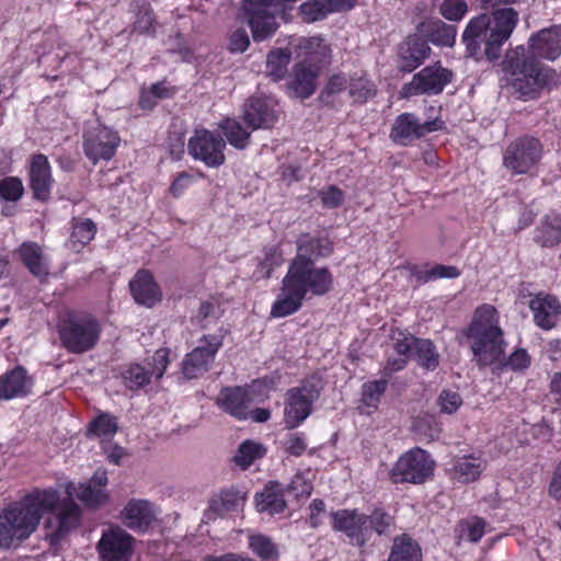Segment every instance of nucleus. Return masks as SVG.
Returning <instances> with one entry per match:
<instances>
[{
    "instance_id": "f257e3e1",
    "label": "nucleus",
    "mask_w": 561,
    "mask_h": 561,
    "mask_svg": "<svg viewBox=\"0 0 561 561\" xmlns=\"http://www.w3.org/2000/svg\"><path fill=\"white\" fill-rule=\"evenodd\" d=\"M49 513L44 526L45 538L58 545L80 523L81 508L71 499L60 500L56 490H34L0 513V548L18 547L38 527L44 513Z\"/></svg>"
},
{
    "instance_id": "f03ea898",
    "label": "nucleus",
    "mask_w": 561,
    "mask_h": 561,
    "mask_svg": "<svg viewBox=\"0 0 561 561\" xmlns=\"http://www.w3.org/2000/svg\"><path fill=\"white\" fill-rule=\"evenodd\" d=\"M529 50L519 45L506 51L502 69L507 83L524 100L534 99L552 79V70L536 57L556 60L561 54V25L545 28L530 36Z\"/></svg>"
},
{
    "instance_id": "7ed1b4c3",
    "label": "nucleus",
    "mask_w": 561,
    "mask_h": 561,
    "mask_svg": "<svg viewBox=\"0 0 561 561\" xmlns=\"http://www.w3.org/2000/svg\"><path fill=\"white\" fill-rule=\"evenodd\" d=\"M514 1L477 0L482 10L491 13H481L469 20L462 34L469 56H478L482 44L489 60L501 56L503 45L510 39L519 21L518 12L508 7Z\"/></svg>"
},
{
    "instance_id": "20e7f679",
    "label": "nucleus",
    "mask_w": 561,
    "mask_h": 561,
    "mask_svg": "<svg viewBox=\"0 0 561 561\" xmlns=\"http://www.w3.org/2000/svg\"><path fill=\"white\" fill-rule=\"evenodd\" d=\"M332 285L333 275L328 267H316L313 262L293 259L271 314L275 318L290 316L300 309L304 299L324 296Z\"/></svg>"
},
{
    "instance_id": "39448f33",
    "label": "nucleus",
    "mask_w": 561,
    "mask_h": 561,
    "mask_svg": "<svg viewBox=\"0 0 561 561\" xmlns=\"http://www.w3.org/2000/svg\"><path fill=\"white\" fill-rule=\"evenodd\" d=\"M463 333L470 341L474 360L480 367L492 365L501 359L505 341L495 307L488 304L479 306Z\"/></svg>"
},
{
    "instance_id": "423d86ee",
    "label": "nucleus",
    "mask_w": 561,
    "mask_h": 561,
    "mask_svg": "<svg viewBox=\"0 0 561 561\" xmlns=\"http://www.w3.org/2000/svg\"><path fill=\"white\" fill-rule=\"evenodd\" d=\"M333 527L360 548L375 545L377 537H388L397 529L394 516L382 507H375L368 515L357 510L337 511L333 513Z\"/></svg>"
},
{
    "instance_id": "0eeeda50",
    "label": "nucleus",
    "mask_w": 561,
    "mask_h": 561,
    "mask_svg": "<svg viewBox=\"0 0 561 561\" xmlns=\"http://www.w3.org/2000/svg\"><path fill=\"white\" fill-rule=\"evenodd\" d=\"M99 320L90 313L70 314L61 324L59 334L64 346L71 353L92 350L101 334Z\"/></svg>"
},
{
    "instance_id": "6e6552de",
    "label": "nucleus",
    "mask_w": 561,
    "mask_h": 561,
    "mask_svg": "<svg viewBox=\"0 0 561 561\" xmlns=\"http://www.w3.org/2000/svg\"><path fill=\"white\" fill-rule=\"evenodd\" d=\"M296 0H243L242 13L247 19L254 41L272 36L277 27L276 15L284 11L286 2Z\"/></svg>"
},
{
    "instance_id": "1a4fd4ad",
    "label": "nucleus",
    "mask_w": 561,
    "mask_h": 561,
    "mask_svg": "<svg viewBox=\"0 0 561 561\" xmlns=\"http://www.w3.org/2000/svg\"><path fill=\"white\" fill-rule=\"evenodd\" d=\"M434 460L421 448H414L402 455L390 471L393 483H423L433 474Z\"/></svg>"
},
{
    "instance_id": "9d476101",
    "label": "nucleus",
    "mask_w": 561,
    "mask_h": 561,
    "mask_svg": "<svg viewBox=\"0 0 561 561\" xmlns=\"http://www.w3.org/2000/svg\"><path fill=\"white\" fill-rule=\"evenodd\" d=\"M451 79L453 72L437 62L415 73L410 82L402 85L400 95L404 99L416 95H437Z\"/></svg>"
},
{
    "instance_id": "9b49d317",
    "label": "nucleus",
    "mask_w": 561,
    "mask_h": 561,
    "mask_svg": "<svg viewBox=\"0 0 561 561\" xmlns=\"http://www.w3.org/2000/svg\"><path fill=\"white\" fill-rule=\"evenodd\" d=\"M224 339L217 334H206L199 339V345L185 355L182 363V373L186 379L197 378L207 373Z\"/></svg>"
},
{
    "instance_id": "f8f14e48",
    "label": "nucleus",
    "mask_w": 561,
    "mask_h": 561,
    "mask_svg": "<svg viewBox=\"0 0 561 561\" xmlns=\"http://www.w3.org/2000/svg\"><path fill=\"white\" fill-rule=\"evenodd\" d=\"M135 539L123 528L112 527L103 531L98 542L101 561H129Z\"/></svg>"
},
{
    "instance_id": "ddd939ff",
    "label": "nucleus",
    "mask_w": 561,
    "mask_h": 561,
    "mask_svg": "<svg viewBox=\"0 0 561 561\" xmlns=\"http://www.w3.org/2000/svg\"><path fill=\"white\" fill-rule=\"evenodd\" d=\"M541 157L540 142H510L503 156V163L514 174H524Z\"/></svg>"
},
{
    "instance_id": "4468645a",
    "label": "nucleus",
    "mask_w": 561,
    "mask_h": 561,
    "mask_svg": "<svg viewBox=\"0 0 561 561\" xmlns=\"http://www.w3.org/2000/svg\"><path fill=\"white\" fill-rule=\"evenodd\" d=\"M444 128V122L435 118L421 123L412 113L399 115L392 126L391 137L393 140L407 138H422L426 134Z\"/></svg>"
},
{
    "instance_id": "2eb2a0df",
    "label": "nucleus",
    "mask_w": 561,
    "mask_h": 561,
    "mask_svg": "<svg viewBox=\"0 0 561 561\" xmlns=\"http://www.w3.org/2000/svg\"><path fill=\"white\" fill-rule=\"evenodd\" d=\"M277 102L273 96H254L245 105L244 122L252 129L267 128L277 118Z\"/></svg>"
},
{
    "instance_id": "dca6fc26",
    "label": "nucleus",
    "mask_w": 561,
    "mask_h": 561,
    "mask_svg": "<svg viewBox=\"0 0 561 561\" xmlns=\"http://www.w3.org/2000/svg\"><path fill=\"white\" fill-rule=\"evenodd\" d=\"M431 47L417 35L409 36L399 47V70L412 72L430 57Z\"/></svg>"
},
{
    "instance_id": "f3484780",
    "label": "nucleus",
    "mask_w": 561,
    "mask_h": 561,
    "mask_svg": "<svg viewBox=\"0 0 561 561\" xmlns=\"http://www.w3.org/2000/svg\"><path fill=\"white\" fill-rule=\"evenodd\" d=\"M53 179L50 167L44 154L33 157L30 167V187L33 197L41 202H47L50 198Z\"/></svg>"
},
{
    "instance_id": "a211bd4d",
    "label": "nucleus",
    "mask_w": 561,
    "mask_h": 561,
    "mask_svg": "<svg viewBox=\"0 0 561 561\" xmlns=\"http://www.w3.org/2000/svg\"><path fill=\"white\" fill-rule=\"evenodd\" d=\"M129 289L139 305L152 307L161 300V291L153 276L146 270H140L129 282Z\"/></svg>"
},
{
    "instance_id": "6ab92c4d",
    "label": "nucleus",
    "mask_w": 561,
    "mask_h": 561,
    "mask_svg": "<svg viewBox=\"0 0 561 561\" xmlns=\"http://www.w3.org/2000/svg\"><path fill=\"white\" fill-rule=\"evenodd\" d=\"M529 307L534 312L535 323L543 330L552 329L561 314V305L551 295H538L530 300Z\"/></svg>"
},
{
    "instance_id": "aec40b11",
    "label": "nucleus",
    "mask_w": 561,
    "mask_h": 561,
    "mask_svg": "<svg viewBox=\"0 0 561 561\" xmlns=\"http://www.w3.org/2000/svg\"><path fill=\"white\" fill-rule=\"evenodd\" d=\"M217 403L230 415L245 420L252 398L242 387H227L220 391Z\"/></svg>"
},
{
    "instance_id": "412c9836",
    "label": "nucleus",
    "mask_w": 561,
    "mask_h": 561,
    "mask_svg": "<svg viewBox=\"0 0 561 561\" xmlns=\"http://www.w3.org/2000/svg\"><path fill=\"white\" fill-rule=\"evenodd\" d=\"M107 484V472L98 469L88 483H82L76 490L77 497L87 506L96 508L107 501L104 486Z\"/></svg>"
},
{
    "instance_id": "4be33fe9",
    "label": "nucleus",
    "mask_w": 561,
    "mask_h": 561,
    "mask_svg": "<svg viewBox=\"0 0 561 561\" xmlns=\"http://www.w3.org/2000/svg\"><path fill=\"white\" fill-rule=\"evenodd\" d=\"M32 387V379L27 376L22 366L0 377V399L10 400L16 397L26 396Z\"/></svg>"
},
{
    "instance_id": "5701e85b",
    "label": "nucleus",
    "mask_w": 561,
    "mask_h": 561,
    "mask_svg": "<svg viewBox=\"0 0 561 561\" xmlns=\"http://www.w3.org/2000/svg\"><path fill=\"white\" fill-rule=\"evenodd\" d=\"M297 254L294 259L313 262L320 257L329 256L333 247L328 238L312 237L309 233H301L297 239Z\"/></svg>"
},
{
    "instance_id": "b1692460",
    "label": "nucleus",
    "mask_w": 561,
    "mask_h": 561,
    "mask_svg": "<svg viewBox=\"0 0 561 561\" xmlns=\"http://www.w3.org/2000/svg\"><path fill=\"white\" fill-rule=\"evenodd\" d=\"M124 524L133 530H146L154 518L150 503L131 500L122 512Z\"/></svg>"
},
{
    "instance_id": "393cba45",
    "label": "nucleus",
    "mask_w": 561,
    "mask_h": 561,
    "mask_svg": "<svg viewBox=\"0 0 561 561\" xmlns=\"http://www.w3.org/2000/svg\"><path fill=\"white\" fill-rule=\"evenodd\" d=\"M319 71L320 68L317 65H307L306 62L296 65L290 89L298 98L307 99L313 94Z\"/></svg>"
},
{
    "instance_id": "a878e982",
    "label": "nucleus",
    "mask_w": 561,
    "mask_h": 561,
    "mask_svg": "<svg viewBox=\"0 0 561 561\" xmlns=\"http://www.w3.org/2000/svg\"><path fill=\"white\" fill-rule=\"evenodd\" d=\"M286 396L285 423L288 428H295L311 414L313 402L296 389H289Z\"/></svg>"
},
{
    "instance_id": "bb28decb",
    "label": "nucleus",
    "mask_w": 561,
    "mask_h": 561,
    "mask_svg": "<svg viewBox=\"0 0 561 561\" xmlns=\"http://www.w3.org/2000/svg\"><path fill=\"white\" fill-rule=\"evenodd\" d=\"M298 50V56L304 58L301 62L317 65L319 68L329 61L331 54L330 46L320 36L301 38Z\"/></svg>"
},
{
    "instance_id": "cd10ccee",
    "label": "nucleus",
    "mask_w": 561,
    "mask_h": 561,
    "mask_svg": "<svg viewBox=\"0 0 561 561\" xmlns=\"http://www.w3.org/2000/svg\"><path fill=\"white\" fill-rule=\"evenodd\" d=\"M219 134L215 136L211 131L197 128L195 134L188 140H222L226 137L227 140H247L250 136V131L247 130L238 121L226 118L219 125Z\"/></svg>"
},
{
    "instance_id": "c85d7f7f",
    "label": "nucleus",
    "mask_w": 561,
    "mask_h": 561,
    "mask_svg": "<svg viewBox=\"0 0 561 561\" xmlns=\"http://www.w3.org/2000/svg\"><path fill=\"white\" fill-rule=\"evenodd\" d=\"M187 150L196 160L208 167H218L224 163V149L226 142H187Z\"/></svg>"
},
{
    "instance_id": "c756f323",
    "label": "nucleus",
    "mask_w": 561,
    "mask_h": 561,
    "mask_svg": "<svg viewBox=\"0 0 561 561\" xmlns=\"http://www.w3.org/2000/svg\"><path fill=\"white\" fill-rule=\"evenodd\" d=\"M245 495L239 490L231 488L222 490L215 495L209 502V510L218 516L238 511L243 506Z\"/></svg>"
},
{
    "instance_id": "7c9ffc66",
    "label": "nucleus",
    "mask_w": 561,
    "mask_h": 561,
    "mask_svg": "<svg viewBox=\"0 0 561 561\" xmlns=\"http://www.w3.org/2000/svg\"><path fill=\"white\" fill-rule=\"evenodd\" d=\"M277 482H270L262 493L256 495V508L270 515L279 514L286 507V502L279 491Z\"/></svg>"
},
{
    "instance_id": "2f4dec72",
    "label": "nucleus",
    "mask_w": 561,
    "mask_h": 561,
    "mask_svg": "<svg viewBox=\"0 0 561 561\" xmlns=\"http://www.w3.org/2000/svg\"><path fill=\"white\" fill-rule=\"evenodd\" d=\"M19 255L27 270L36 277L48 275V268L43 262L41 247L35 242H23L19 248Z\"/></svg>"
},
{
    "instance_id": "473e14b6",
    "label": "nucleus",
    "mask_w": 561,
    "mask_h": 561,
    "mask_svg": "<svg viewBox=\"0 0 561 561\" xmlns=\"http://www.w3.org/2000/svg\"><path fill=\"white\" fill-rule=\"evenodd\" d=\"M388 561H422L421 548L409 535L397 536Z\"/></svg>"
},
{
    "instance_id": "72a5a7b5",
    "label": "nucleus",
    "mask_w": 561,
    "mask_h": 561,
    "mask_svg": "<svg viewBox=\"0 0 561 561\" xmlns=\"http://www.w3.org/2000/svg\"><path fill=\"white\" fill-rule=\"evenodd\" d=\"M535 241L543 248L561 242V218L556 215L547 216L536 230Z\"/></svg>"
},
{
    "instance_id": "f704fd0d",
    "label": "nucleus",
    "mask_w": 561,
    "mask_h": 561,
    "mask_svg": "<svg viewBox=\"0 0 561 561\" xmlns=\"http://www.w3.org/2000/svg\"><path fill=\"white\" fill-rule=\"evenodd\" d=\"M484 461L480 458L462 457L454 463V477L463 483L476 481L484 470Z\"/></svg>"
},
{
    "instance_id": "c9c22d12",
    "label": "nucleus",
    "mask_w": 561,
    "mask_h": 561,
    "mask_svg": "<svg viewBox=\"0 0 561 561\" xmlns=\"http://www.w3.org/2000/svg\"><path fill=\"white\" fill-rule=\"evenodd\" d=\"M265 454L266 448L264 445L248 439L239 445L237 453L233 457V461L236 462L237 466L241 467L242 469H247L255 460L263 458Z\"/></svg>"
},
{
    "instance_id": "e433bc0d",
    "label": "nucleus",
    "mask_w": 561,
    "mask_h": 561,
    "mask_svg": "<svg viewBox=\"0 0 561 561\" xmlns=\"http://www.w3.org/2000/svg\"><path fill=\"white\" fill-rule=\"evenodd\" d=\"M290 57V51L282 48L272 50L268 54L266 60V72L274 81H278L285 77Z\"/></svg>"
},
{
    "instance_id": "4c0bfd02",
    "label": "nucleus",
    "mask_w": 561,
    "mask_h": 561,
    "mask_svg": "<svg viewBox=\"0 0 561 561\" xmlns=\"http://www.w3.org/2000/svg\"><path fill=\"white\" fill-rule=\"evenodd\" d=\"M414 351L420 366L428 370L436 369L439 364V354L432 341L417 339Z\"/></svg>"
},
{
    "instance_id": "58836bf2",
    "label": "nucleus",
    "mask_w": 561,
    "mask_h": 561,
    "mask_svg": "<svg viewBox=\"0 0 561 561\" xmlns=\"http://www.w3.org/2000/svg\"><path fill=\"white\" fill-rule=\"evenodd\" d=\"M375 84L364 73L350 78L348 94L355 102H365L375 94Z\"/></svg>"
},
{
    "instance_id": "ea45409f",
    "label": "nucleus",
    "mask_w": 561,
    "mask_h": 561,
    "mask_svg": "<svg viewBox=\"0 0 561 561\" xmlns=\"http://www.w3.org/2000/svg\"><path fill=\"white\" fill-rule=\"evenodd\" d=\"M299 11L304 21L308 23L322 20L330 14L327 0H308L300 4Z\"/></svg>"
},
{
    "instance_id": "a19ab883",
    "label": "nucleus",
    "mask_w": 561,
    "mask_h": 561,
    "mask_svg": "<svg viewBox=\"0 0 561 561\" xmlns=\"http://www.w3.org/2000/svg\"><path fill=\"white\" fill-rule=\"evenodd\" d=\"M250 548L260 558L264 560H274L278 556L275 543L266 536L254 535L250 537Z\"/></svg>"
},
{
    "instance_id": "79ce46f5",
    "label": "nucleus",
    "mask_w": 561,
    "mask_h": 561,
    "mask_svg": "<svg viewBox=\"0 0 561 561\" xmlns=\"http://www.w3.org/2000/svg\"><path fill=\"white\" fill-rule=\"evenodd\" d=\"M117 432L116 419L107 413H101L88 428L87 435L113 436Z\"/></svg>"
},
{
    "instance_id": "37998d69",
    "label": "nucleus",
    "mask_w": 561,
    "mask_h": 561,
    "mask_svg": "<svg viewBox=\"0 0 561 561\" xmlns=\"http://www.w3.org/2000/svg\"><path fill=\"white\" fill-rule=\"evenodd\" d=\"M85 156L95 164L99 160H110L114 153L116 146L114 142H84Z\"/></svg>"
},
{
    "instance_id": "c03bdc74",
    "label": "nucleus",
    "mask_w": 561,
    "mask_h": 561,
    "mask_svg": "<svg viewBox=\"0 0 561 561\" xmlns=\"http://www.w3.org/2000/svg\"><path fill=\"white\" fill-rule=\"evenodd\" d=\"M388 379L368 381L363 385L362 401L368 407L376 405L385 393Z\"/></svg>"
},
{
    "instance_id": "a18cd8bd",
    "label": "nucleus",
    "mask_w": 561,
    "mask_h": 561,
    "mask_svg": "<svg viewBox=\"0 0 561 561\" xmlns=\"http://www.w3.org/2000/svg\"><path fill=\"white\" fill-rule=\"evenodd\" d=\"M96 232L95 224L91 219H84L72 227L71 242L83 247L89 243Z\"/></svg>"
},
{
    "instance_id": "49530a36",
    "label": "nucleus",
    "mask_w": 561,
    "mask_h": 561,
    "mask_svg": "<svg viewBox=\"0 0 561 561\" xmlns=\"http://www.w3.org/2000/svg\"><path fill=\"white\" fill-rule=\"evenodd\" d=\"M123 378L130 390H136L150 381V374L140 365H131L123 373Z\"/></svg>"
},
{
    "instance_id": "de8ad7c7",
    "label": "nucleus",
    "mask_w": 561,
    "mask_h": 561,
    "mask_svg": "<svg viewBox=\"0 0 561 561\" xmlns=\"http://www.w3.org/2000/svg\"><path fill=\"white\" fill-rule=\"evenodd\" d=\"M456 34L455 26L439 22L431 33V41L438 46L451 47L456 42Z\"/></svg>"
},
{
    "instance_id": "09e8293b",
    "label": "nucleus",
    "mask_w": 561,
    "mask_h": 561,
    "mask_svg": "<svg viewBox=\"0 0 561 561\" xmlns=\"http://www.w3.org/2000/svg\"><path fill=\"white\" fill-rule=\"evenodd\" d=\"M24 192V186L19 178L8 176L0 181V196L5 201L16 202Z\"/></svg>"
},
{
    "instance_id": "8fccbe9b",
    "label": "nucleus",
    "mask_w": 561,
    "mask_h": 561,
    "mask_svg": "<svg viewBox=\"0 0 561 561\" xmlns=\"http://www.w3.org/2000/svg\"><path fill=\"white\" fill-rule=\"evenodd\" d=\"M465 0H444L440 5L442 15L449 21H460L467 13Z\"/></svg>"
},
{
    "instance_id": "3c124183",
    "label": "nucleus",
    "mask_w": 561,
    "mask_h": 561,
    "mask_svg": "<svg viewBox=\"0 0 561 561\" xmlns=\"http://www.w3.org/2000/svg\"><path fill=\"white\" fill-rule=\"evenodd\" d=\"M391 339L393 341L394 351L401 355H408L414 350L417 339L410 333H405L400 330H393L391 333Z\"/></svg>"
},
{
    "instance_id": "603ef678",
    "label": "nucleus",
    "mask_w": 561,
    "mask_h": 561,
    "mask_svg": "<svg viewBox=\"0 0 561 561\" xmlns=\"http://www.w3.org/2000/svg\"><path fill=\"white\" fill-rule=\"evenodd\" d=\"M282 261V253L279 252L278 248H266L264 252V259L260 262L259 265L264 277H270L272 270L276 266H279Z\"/></svg>"
},
{
    "instance_id": "864d4df0",
    "label": "nucleus",
    "mask_w": 561,
    "mask_h": 561,
    "mask_svg": "<svg viewBox=\"0 0 561 561\" xmlns=\"http://www.w3.org/2000/svg\"><path fill=\"white\" fill-rule=\"evenodd\" d=\"M300 392L304 398L310 399L314 402L322 390V380L320 377L311 376L307 378L300 387L295 388Z\"/></svg>"
},
{
    "instance_id": "5fc2aeb1",
    "label": "nucleus",
    "mask_w": 561,
    "mask_h": 561,
    "mask_svg": "<svg viewBox=\"0 0 561 561\" xmlns=\"http://www.w3.org/2000/svg\"><path fill=\"white\" fill-rule=\"evenodd\" d=\"M461 397L456 391L444 390L438 397L440 410L445 413H454L461 405Z\"/></svg>"
},
{
    "instance_id": "6e6d98bb",
    "label": "nucleus",
    "mask_w": 561,
    "mask_h": 561,
    "mask_svg": "<svg viewBox=\"0 0 561 561\" xmlns=\"http://www.w3.org/2000/svg\"><path fill=\"white\" fill-rule=\"evenodd\" d=\"M459 275L460 272L456 266L436 265L421 275L420 279L427 282L432 278H456Z\"/></svg>"
},
{
    "instance_id": "4d7b16f0",
    "label": "nucleus",
    "mask_w": 561,
    "mask_h": 561,
    "mask_svg": "<svg viewBox=\"0 0 561 561\" xmlns=\"http://www.w3.org/2000/svg\"><path fill=\"white\" fill-rule=\"evenodd\" d=\"M530 365V356L524 348H518L510 355L507 360L504 363V367L511 370H524Z\"/></svg>"
},
{
    "instance_id": "13d9d810",
    "label": "nucleus",
    "mask_w": 561,
    "mask_h": 561,
    "mask_svg": "<svg viewBox=\"0 0 561 561\" xmlns=\"http://www.w3.org/2000/svg\"><path fill=\"white\" fill-rule=\"evenodd\" d=\"M287 491L293 492L296 497L309 496L312 491V484L304 474L298 473L288 484Z\"/></svg>"
},
{
    "instance_id": "bf43d9fd",
    "label": "nucleus",
    "mask_w": 561,
    "mask_h": 561,
    "mask_svg": "<svg viewBox=\"0 0 561 561\" xmlns=\"http://www.w3.org/2000/svg\"><path fill=\"white\" fill-rule=\"evenodd\" d=\"M319 195L321 197L322 204L328 208L339 207L342 204L344 197L343 192L334 185H331L327 190L321 191Z\"/></svg>"
},
{
    "instance_id": "052dcab7",
    "label": "nucleus",
    "mask_w": 561,
    "mask_h": 561,
    "mask_svg": "<svg viewBox=\"0 0 561 561\" xmlns=\"http://www.w3.org/2000/svg\"><path fill=\"white\" fill-rule=\"evenodd\" d=\"M284 448L288 454L299 457L306 450L307 445L302 436L297 433H290L284 443Z\"/></svg>"
},
{
    "instance_id": "680f3d73",
    "label": "nucleus",
    "mask_w": 561,
    "mask_h": 561,
    "mask_svg": "<svg viewBox=\"0 0 561 561\" xmlns=\"http://www.w3.org/2000/svg\"><path fill=\"white\" fill-rule=\"evenodd\" d=\"M219 317V307L209 301H203L198 308L197 314H196V321L205 327V321L209 318L216 319Z\"/></svg>"
},
{
    "instance_id": "e2e57ef3",
    "label": "nucleus",
    "mask_w": 561,
    "mask_h": 561,
    "mask_svg": "<svg viewBox=\"0 0 561 561\" xmlns=\"http://www.w3.org/2000/svg\"><path fill=\"white\" fill-rule=\"evenodd\" d=\"M250 45V38L245 32V30H237L232 33L230 37L229 48L234 53L244 51Z\"/></svg>"
},
{
    "instance_id": "0e129e2a",
    "label": "nucleus",
    "mask_w": 561,
    "mask_h": 561,
    "mask_svg": "<svg viewBox=\"0 0 561 561\" xmlns=\"http://www.w3.org/2000/svg\"><path fill=\"white\" fill-rule=\"evenodd\" d=\"M152 363L154 368L152 369L151 374L154 375L157 379L162 378L169 364L168 350H158L152 356Z\"/></svg>"
},
{
    "instance_id": "69168bd1",
    "label": "nucleus",
    "mask_w": 561,
    "mask_h": 561,
    "mask_svg": "<svg viewBox=\"0 0 561 561\" xmlns=\"http://www.w3.org/2000/svg\"><path fill=\"white\" fill-rule=\"evenodd\" d=\"M153 21L152 11L149 8H142L137 14L135 30L141 33H148L152 27Z\"/></svg>"
},
{
    "instance_id": "338daca9",
    "label": "nucleus",
    "mask_w": 561,
    "mask_h": 561,
    "mask_svg": "<svg viewBox=\"0 0 561 561\" xmlns=\"http://www.w3.org/2000/svg\"><path fill=\"white\" fill-rule=\"evenodd\" d=\"M192 181L193 175L188 174L187 172L179 173L170 186L171 194L175 197L180 196L183 191L188 187Z\"/></svg>"
},
{
    "instance_id": "774afa93",
    "label": "nucleus",
    "mask_w": 561,
    "mask_h": 561,
    "mask_svg": "<svg viewBox=\"0 0 561 561\" xmlns=\"http://www.w3.org/2000/svg\"><path fill=\"white\" fill-rule=\"evenodd\" d=\"M467 538L471 542H477L484 533V522L481 518H474L466 524Z\"/></svg>"
}]
</instances>
